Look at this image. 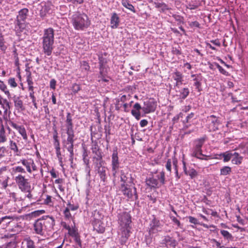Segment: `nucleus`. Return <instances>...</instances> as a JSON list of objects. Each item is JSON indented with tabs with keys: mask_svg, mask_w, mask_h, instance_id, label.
Wrapping results in <instances>:
<instances>
[{
	"mask_svg": "<svg viewBox=\"0 0 248 248\" xmlns=\"http://www.w3.org/2000/svg\"><path fill=\"white\" fill-rule=\"evenodd\" d=\"M118 222L119 228L120 243L125 245L127 242L131 233L132 217L130 212H123L118 215Z\"/></svg>",
	"mask_w": 248,
	"mask_h": 248,
	"instance_id": "nucleus-1",
	"label": "nucleus"
},
{
	"mask_svg": "<svg viewBox=\"0 0 248 248\" xmlns=\"http://www.w3.org/2000/svg\"><path fill=\"white\" fill-rule=\"evenodd\" d=\"M11 175L15 181L18 188L21 192L29 190L32 187L30 179L26 178L21 173H25V170L21 166H17L12 168L10 170Z\"/></svg>",
	"mask_w": 248,
	"mask_h": 248,
	"instance_id": "nucleus-2",
	"label": "nucleus"
},
{
	"mask_svg": "<svg viewBox=\"0 0 248 248\" xmlns=\"http://www.w3.org/2000/svg\"><path fill=\"white\" fill-rule=\"evenodd\" d=\"M55 219L53 217L45 216L37 219L33 223V230L36 234L43 236L45 232H51L55 225Z\"/></svg>",
	"mask_w": 248,
	"mask_h": 248,
	"instance_id": "nucleus-3",
	"label": "nucleus"
},
{
	"mask_svg": "<svg viewBox=\"0 0 248 248\" xmlns=\"http://www.w3.org/2000/svg\"><path fill=\"white\" fill-rule=\"evenodd\" d=\"M42 40V51L45 57L51 56L54 47V29L52 28L45 29Z\"/></svg>",
	"mask_w": 248,
	"mask_h": 248,
	"instance_id": "nucleus-4",
	"label": "nucleus"
},
{
	"mask_svg": "<svg viewBox=\"0 0 248 248\" xmlns=\"http://www.w3.org/2000/svg\"><path fill=\"white\" fill-rule=\"evenodd\" d=\"M71 22L74 28L77 31H84L91 24L88 16L84 13L77 12L71 17Z\"/></svg>",
	"mask_w": 248,
	"mask_h": 248,
	"instance_id": "nucleus-5",
	"label": "nucleus"
},
{
	"mask_svg": "<svg viewBox=\"0 0 248 248\" xmlns=\"http://www.w3.org/2000/svg\"><path fill=\"white\" fill-rule=\"evenodd\" d=\"M207 139L206 136L197 139L194 141V145L192 149V155L199 158L200 159H203V157L201 156H204L205 155L202 154V147L204 143L205 140Z\"/></svg>",
	"mask_w": 248,
	"mask_h": 248,
	"instance_id": "nucleus-6",
	"label": "nucleus"
},
{
	"mask_svg": "<svg viewBox=\"0 0 248 248\" xmlns=\"http://www.w3.org/2000/svg\"><path fill=\"white\" fill-rule=\"evenodd\" d=\"M67 138L66 140L63 141L64 147L69 152V161L71 163H73L74 157V143L76 140L75 133H66Z\"/></svg>",
	"mask_w": 248,
	"mask_h": 248,
	"instance_id": "nucleus-7",
	"label": "nucleus"
},
{
	"mask_svg": "<svg viewBox=\"0 0 248 248\" xmlns=\"http://www.w3.org/2000/svg\"><path fill=\"white\" fill-rule=\"evenodd\" d=\"M207 127L209 132H214L218 130V127L221 124L219 117L214 115H211L207 117Z\"/></svg>",
	"mask_w": 248,
	"mask_h": 248,
	"instance_id": "nucleus-8",
	"label": "nucleus"
},
{
	"mask_svg": "<svg viewBox=\"0 0 248 248\" xmlns=\"http://www.w3.org/2000/svg\"><path fill=\"white\" fill-rule=\"evenodd\" d=\"M120 190L123 194L129 199L137 200L138 199V195L137 194V189L134 187L133 188L130 187L127 184H121L120 186Z\"/></svg>",
	"mask_w": 248,
	"mask_h": 248,
	"instance_id": "nucleus-9",
	"label": "nucleus"
},
{
	"mask_svg": "<svg viewBox=\"0 0 248 248\" xmlns=\"http://www.w3.org/2000/svg\"><path fill=\"white\" fill-rule=\"evenodd\" d=\"M120 161L118 157V149L117 147L113 150V153L111 155V167L112 171L113 176H116L118 172V170L120 166Z\"/></svg>",
	"mask_w": 248,
	"mask_h": 248,
	"instance_id": "nucleus-10",
	"label": "nucleus"
},
{
	"mask_svg": "<svg viewBox=\"0 0 248 248\" xmlns=\"http://www.w3.org/2000/svg\"><path fill=\"white\" fill-rule=\"evenodd\" d=\"M20 162L25 167L29 173L31 174L33 171L37 170V167L31 158L22 159L20 160Z\"/></svg>",
	"mask_w": 248,
	"mask_h": 248,
	"instance_id": "nucleus-11",
	"label": "nucleus"
},
{
	"mask_svg": "<svg viewBox=\"0 0 248 248\" xmlns=\"http://www.w3.org/2000/svg\"><path fill=\"white\" fill-rule=\"evenodd\" d=\"M156 107V103L154 99H150L144 102L142 109L145 114L155 111Z\"/></svg>",
	"mask_w": 248,
	"mask_h": 248,
	"instance_id": "nucleus-12",
	"label": "nucleus"
},
{
	"mask_svg": "<svg viewBox=\"0 0 248 248\" xmlns=\"http://www.w3.org/2000/svg\"><path fill=\"white\" fill-rule=\"evenodd\" d=\"M53 6L50 1L42 2L40 4V9L39 15L41 17H44L47 14L49 13Z\"/></svg>",
	"mask_w": 248,
	"mask_h": 248,
	"instance_id": "nucleus-13",
	"label": "nucleus"
},
{
	"mask_svg": "<svg viewBox=\"0 0 248 248\" xmlns=\"http://www.w3.org/2000/svg\"><path fill=\"white\" fill-rule=\"evenodd\" d=\"M9 124L13 128L18 131V133L21 135L24 140H28L27 132L23 125H17L13 122H10Z\"/></svg>",
	"mask_w": 248,
	"mask_h": 248,
	"instance_id": "nucleus-14",
	"label": "nucleus"
},
{
	"mask_svg": "<svg viewBox=\"0 0 248 248\" xmlns=\"http://www.w3.org/2000/svg\"><path fill=\"white\" fill-rule=\"evenodd\" d=\"M150 226L149 233L150 234L155 233L161 229L159 220L155 218L152 220Z\"/></svg>",
	"mask_w": 248,
	"mask_h": 248,
	"instance_id": "nucleus-15",
	"label": "nucleus"
},
{
	"mask_svg": "<svg viewBox=\"0 0 248 248\" xmlns=\"http://www.w3.org/2000/svg\"><path fill=\"white\" fill-rule=\"evenodd\" d=\"M66 133H75L73 127V124L71 113L68 112L67 113L66 120Z\"/></svg>",
	"mask_w": 248,
	"mask_h": 248,
	"instance_id": "nucleus-16",
	"label": "nucleus"
},
{
	"mask_svg": "<svg viewBox=\"0 0 248 248\" xmlns=\"http://www.w3.org/2000/svg\"><path fill=\"white\" fill-rule=\"evenodd\" d=\"M93 229L99 233H103L105 232V228L103 223L98 219H95L92 223Z\"/></svg>",
	"mask_w": 248,
	"mask_h": 248,
	"instance_id": "nucleus-17",
	"label": "nucleus"
},
{
	"mask_svg": "<svg viewBox=\"0 0 248 248\" xmlns=\"http://www.w3.org/2000/svg\"><path fill=\"white\" fill-rule=\"evenodd\" d=\"M29 13V10L27 8H23L18 12V14L16 16V21L25 22Z\"/></svg>",
	"mask_w": 248,
	"mask_h": 248,
	"instance_id": "nucleus-18",
	"label": "nucleus"
},
{
	"mask_svg": "<svg viewBox=\"0 0 248 248\" xmlns=\"http://www.w3.org/2000/svg\"><path fill=\"white\" fill-rule=\"evenodd\" d=\"M142 107L139 103H136L134 106L133 109L131 110L132 115L137 120H139L140 118V110L142 109Z\"/></svg>",
	"mask_w": 248,
	"mask_h": 248,
	"instance_id": "nucleus-19",
	"label": "nucleus"
},
{
	"mask_svg": "<svg viewBox=\"0 0 248 248\" xmlns=\"http://www.w3.org/2000/svg\"><path fill=\"white\" fill-rule=\"evenodd\" d=\"M3 29L4 27L0 25V50L5 52L7 48V46L5 45L6 42L5 41L4 35L3 34L4 31Z\"/></svg>",
	"mask_w": 248,
	"mask_h": 248,
	"instance_id": "nucleus-20",
	"label": "nucleus"
},
{
	"mask_svg": "<svg viewBox=\"0 0 248 248\" xmlns=\"http://www.w3.org/2000/svg\"><path fill=\"white\" fill-rule=\"evenodd\" d=\"M96 167L97 168L98 173H99L101 180L105 182L107 179L106 168L102 166L101 162L96 164Z\"/></svg>",
	"mask_w": 248,
	"mask_h": 248,
	"instance_id": "nucleus-21",
	"label": "nucleus"
},
{
	"mask_svg": "<svg viewBox=\"0 0 248 248\" xmlns=\"http://www.w3.org/2000/svg\"><path fill=\"white\" fill-rule=\"evenodd\" d=\"M233 152L232 151H227L224 153H222L220 154L219 155H217L218 157H216L215 158L216 159H221V157H223V161L224 162H229L232 158V155H233Z\"/></svg>",
	"mask_w": 248,
	"mask_h": 248,
	"instance_id": "nucleus-22",
	"label": "nucleus"
},
{
	"mask_svg": "<svg viewBox=\"0 0 248 248\" xmlns=\"http://www.w3.org/2000/svg\"><path fill=\"white\" fill-rule=\"evenodd\" d=\"M243 159L242 156H241L238 153L234 152L233 153L231 162L233 164L239 165L242 163Z\"/></svg>",
	"mask_w": 248,
	"mask_h": 248,
	"instance_id": "nucleus-23",
	"label": "nucleus"
},
{
	"mask_svg": "<svg viewBox=\"0 0 248 248\" xmlns=\"http://www.w3.org/2000/svg\"><path fill=\"white\" fill-rule=\"evenodd\" d=\"M119 17L117 14L115 13L112 14L110 19V26L112 29H116L119 24Z\"/></svg>",
	"mask_w": 248,
	"mask_h": 248,
	"instance_id": "nucleus-24",
	"label": "nucleus"
},
{
	"mask_svg": "<svg viewBox=\"0 0 248 248\" xmlns=\"http://www.w3.org/2000/svg\"><path fill=\"white\" fill-rule=\"evenodd\" d=\"M146 185L150 188H156L159 187L158 182L157 178H154V177L147 178L146 180Z\"/></svg>",
	"mask_w": 248,
	"mask_h": 248,
	"instance_id": "nucleus-25",
	"label": "nucleus"
},
{
	"mask_svg": "<svg viewBox=\"0 0 248 248\" xmlns=\"http://www.w3.org/2000/svg\"><path fill=\"white\" fill-rule=\"evenodd\" d=\"M26 25L25 22L16 21L15 30L16 34L19 35V33L23 32L25 29Z\"/></svg>",
	"mask_w": 248,
	"mask_h": 248,
	"instance_id": "nucleus-26",
	"label": "nucleus"
},
{
	"mask_svg": "<svg viewBox=\"0 0 248 248\" xmlns=\"http://www.w3.org/2000/svg\"><path fill=\"white\" fill-rule=\"evenodd\" d=\"M163 243L166 246L169 245L173 248L175 247L177 245L176 241L169 235L165 236L163 240Z\"/></svg>",
	"mask_w": 248,
	"mask_h": 248,
	"instance_id": "nucleus-27",
	"label": "nucleus"
},
{
	"mask_svg": "<svg viewBox=\"0 0 248 248\" xmlns=\"http://www.w3.org/2000/svg\"><path fill=\"white\" fill-rule=\"evenodd\" d=\"M24 240L26 243V248H45L43 246L37 248L34 241L30 237L25 238Z\"/></svg>",
	"mask_w": 248,
	"mask_h": 248,
	"instance_id": "nucleus-28",
	"label": "nucleus"
},
{
	"mask_svg": "<svg viewBox=\"0 0 248 248\" xmlns=\"http://www.w3.org/2000/svg\"><path fill=\"white\" fill-rule=\"evenodd\" d=\"M202 76L201 74L198 76H196L195 78L193 79V81H194V85L196 87V89H197L199 92H201L202 91Z\"/></svg>",
	"mask_w": 248,
	"mask_h": 248,
	"instance_id": "nucleus-29",
	"label": "nucleus"
},
{
	"mask_svg": "<svg viewBox=\"0 0 248 248\" xmlns=\"http://www.w3.org/2000/svg\"><path fill=\"white\" fill-rule=\"evenodd\" d=\"M14 102L16 109L21 110L24 109L23 101L20 99L19 97H14Z\"/></svg>",
	"mask_w": 248,
	"mask_h": 248,
	"instance_id": "nucleus-30",
	"label": "nucleus"
},
{
	"mask_svg": "<svg viewBox=\"0 0 248 248\" xmlns=\"http://www.w3.org/2000/svg\"><path fill=\"white\" fill-rule=\"evenodd\" d=\"M7 140L6 131L3 125L2 124L0 126V144L6 142Z\"/></svg>",
	"mask_w": 248,
	"mask_h": 248,
	"instance_id": "nucleus-31",
	"label": "nucleus"
},
{
	"mask_svg": "<svg viewBox=\"0 0 248 248\" xmlns=\"http://www.w3.org/2000/svg\"><path fill=\"white\" fill-rule=\"evenodd\" d=\"M12 217L10 216H5L0 218L2 222L1 228L4 229L6 227L12 220Z\"/></svg>",
	"mask_w": 248,
	"mask_h": 248,
	"instance_id": "nucleus-32",
	"label": "nucleus"
},
{
	"mask_svg": "<svg viewBox=\"0 0 248 248\" xmlns=\"http://www.w3.org/2000/svg\"><path fill=\"white\" fill-rule=\"evenodd\" d=\"M0 105H1V107L3 108L5 113H6L7 110L10 109L9 102L7 100L3 99V98L0 95Z\"/></svg>",
	"mask_w": 248,
	"mask_h": 248,
	"instance_id": "nucleus-33",
	"label": "nucleus"
},
{
	"mask_svg": "<svg viewBox=\"0 0 248 248\" xmlns=\"http://www.w3.org/2000/svg\"><path fill=\"white\" fill-rule=\"evenodd\" d=\"M29 93V97L31 100V102L34 106V107L35 109L38 108L37 104L36 102V98L35 96V92L34 91V89L28 90Z\"/></svg>",
	"mask_w": 248,
	"mask_h": 248,
	"instance_id": "nucleus-34",
	"label": "nucleus"
},
{
	"mask_svg": "<svg viewBox=\"0 0 248 248\" xmlns=\"http://www.w3.org/2000/svg\"><path fill=\"white\" fill-rule=\"evenodd\" d=\"M122 4L125 8L129 9L133 13H136L134 7L129 2L128 0H122Z\"/></svg>",
	"mask_w": 248,
	"mask_h": 248,
	"instance_id": "nucleus-35",
	"label": "nucleus"
},
{
	"mask_svg": "<svg viewBox=\"0 0 248 248\" xmlns=\"http://www.w3.org/2000/svg\"><path fill=\"white\" fill-rule=\"evenodd\" d=\"M220 171V175L225 176L231 174L232 172V168L229 166H226L221 168Z\"/></svg>",
	"mask_w": 248,
	"mask_h": 248,
	"instance_id": "nucleus-36",
	"label": "nucleus"
},
{
	"mask_svg": "<svg viewBox=\"0 0 248 248\" xmlns=\"http://www.w3.org/2000/svg\"><path fill=\"white\" fill-rule=\"evenodd\" d=\"M189 94V90L188 88H184L180 91V98L182 99H186Z\"/></svg>",
	"mask_w": 248,
	"mask_h": 248,
	"instance_id": "nucleus-37",
	"label": "nucleus"
},
{
	"mask_svg": "<svg viewBox=\"0 0 248 248\" xmlns=\"http://www.w3.org/2000/svg\"><path fill=\"white\" fill-rule=\"evenodd\" d=\"M80 69L82 72L87 73L90 69V66L88 62L83 61L80 62Z\"/></svg>",
	"mask_w": 248,
	"mask_h": 248,
	"instance_id": "nucleus-38",
	"label": "nucleus"
},
{
	"mask_svg": "<svg viewBox=\"0 0 248 248\" xmlns=\"http://www.w3.org/2000/svg\"><path fill=\"white\" fill-rule=\"evenodd\" d=\"M183 77L182 74L178 71H176L172 74V78L176 81L180 82L181 80H183Z\"/></svg>",
	"mask_w": 248,
	"mask_h": 248,
	"instance_id": "nucleus-39",
	"label": "nucleus"
},
{
	"mask_svg": "<svg viewBox=\"0 0 248 248\" xmlns=\"http://www.w3.org/2000/svg\"><path fill=\"white\" fill-rule=\"evenodd\" d=\"M9 145L11 150L13 151L14 153L16 154V155H18L19 152L16 143L13 140H10Z\"/></svg>",
	"mask_w": 248,
	"mask_h": 248,
	"instance_id": "nucleus-40",
	"label": "nucleus"
},
{
	"mask_svg": "<svg viewBox=\"0 0 248 248\" xmlns=\"http://www.w3.org/2000/svg\"><path fill=\"white\" fill-rule=\"evenodd\" d=\"M155 7L157 8H160L162 12H165L167 10H169L167 5L165 3L162 2H155Z\"/></svg>",
	"mask_w": 248,
	"mask_h": 248,
	"instance_id": "nucleus-41",
	"label": "nucleus"
},
{
	"mask_svg": "<svg viewBox=\"0 0 248 248\" xmlns=\"http://www.w3.org/2000/svg\"><path fill=\"white\" fill-rule=\"evenodd\" d=\"M186 175H189L191 179H193L198 175L197 171L193 168H190L188 170Z\"/></svg>",
	"mask_w": 248,
	"mask_h": 248,
	"instance_id": "nucleus-42",
	"label": "nucleus"
},
{
	"mask_svg": "<svg viewBox=\"0 0 248 248\" xmlns=\"http://www.w3.org/2000/svg\"><path fill=\"white\" fill-rule=\"evenodd\" d=\"M127 173H125L123 170H121V181L123 183L122 184H127L128 180Z\"/></svg>",
	"mask_w": 248,
	"mask_h": 248,
	"instance_id": "nucleus-43",
	"label": "nucleus"
},
{
	"mask_svg": "<svg viewBox=\"0 0 248 248\" xmlns=\"http://www.w3.org/2000/svg\"><path fill=\"white\" fill-rule=\"evenodd\" d=\"M156 178L160 181L161 185H164L165 183V172L163 171L160 172L159 174L156 175Z\"/></svg>",
	"mask_w": 248,
	"mask_h": 248,
	"instance_id": "nucleus-44",
	"label": "nucleus"
},
{
	"mask_svg": "<svg viewBox=\"0 0 248 248\" xmlns=\"http://www.w3.org/2000/svg\"><path fill=\"white\" fill-rule=\"evenodd\" d=\"M99 70V74L98 77H102L108 75L107 68H105L102 64L100 65Z\"/></svg>",
	"mask_w": 248,
	"mask_h": 248,
	"instance_id": "nucleus-45",
	"label": "nucleus"
},
{
	"mask_svg": "<svg viewBox=\"0 0 248 248\" xmlns=\"http://www.w3.org/2000/svg\"><path fill=\"white\" fill-rule=\"evenodd\" d=\"M56 153L59 160L60 165L62 168L63 170H64L62 157V156L60 149L56 150Z\"/></svg>",
	"mask_w": 248,
	"mask_h": 248,
	"instance_id": "nucleus-46",
	"label": "nucleus"
},
{
	"mask_svg": "<svg viewBox=\"0 0 248 248\" xmlns=\"http://www.w3.org/2000/svg\"><path fill=\"white\" fill-rule=\"evenodd\" d=\"M214 64L217 68L220 73L225 76L229 75V73L223 69L218 63L217 62H214Z\"/></svg>",
	"mask_w": 248,
	"mask_h": 248,
	"instance_id": "nucleus-47",
	"label": "nucleus"
},
{
	"mask_svg": "<svg viewBox=\"0 0 248 248\" xmlns=\"http://www.w3.org/2000/svg\"><path fill=\"white\" fill-rule=\"evenodd\" d=\"M110 78L108 76L97 77V81L100 83L108 82Z\"/></svg>",
	"mask_w": 248,
	"mask_h": 248,
	"instance_id": "nucleus-48",
	"label": "nucleus"
},
{
	"mask_svg": "<svg viewBox=\"0 0 248 248\" xmlns=\"http://www.w3.org/2000/svg\"><path fill=\"white\" fill-rule=\"evenodd\" d=\"M0 89L4 92L7 95H10V93L7 90L6 85L3 83V81L0 80Z\"/></svg>",
	"mask_w": 248,
	"mask_h": 248,
	"instance_id": "nucleus-49",
	"label": "nucleus"
},
{
	"mask_svg": "<svg viewBox=\"0 0 248 248\" xmlns=\"http://www.w3.org/2000/svg\"><path fill=\"white\" fill-rule=\"evenodd\" d=\"M220 233L227 239H230L232 238V234L227 231L221 230Z\"/></svg>",
	"mask_w": 248,
	"mask_h": 248,
	"instance_id": "nucleus-50",
	"label": "nucleus"
},
{
	"mask_svg": "<svg viewBox=\"0 0 248 248\" xmlns=\"http://www.w3.org/2000/svg\"><path fill=\"white\" fill-rule=\"evenodd\" d=\"M8 84L12 88H16L17 84L14 78H10L8 80Z\"/></svg>",
	"mask_w": 248,
	"mask_h": 248,
	"instance_id": "nucleus-51",
	"label": "nucleus"
},
{
	"mask_svg": "<svg viewBox=\"0 0 248 248\" xmlns=\"http://www.w3.org/2000/svg\"><path fill=\"white\" fill-rule=\"evenodd\" d=\"M63 214L65 219L70 220L72 218V216L70 212L69 208H66L63 211Z\"/></svg>",
	"mask_w": 248,
	"mask_h": 248,
	"instance_id": "nucleus-52",
	"label": "nucleus"
},
{
	"mask_svg": "<svg viewBox=\"0 0 248 248\" xmlns=\"http://www.w3.org/2000/svg\"><path fill=\"white\" fill-rule=\"evenodd\" d=\"M27 82L28 83V90L34 89V87L33 86V82L32 80L31 77H28L27 79Z\"/></svg>",
	"mask_w": 248,
	"mask_h": 248,
	"instance_id": "nucleus-53",
	"label": "nucleus"
},
{
	"mask_svg": "<svg viewBox=\"0 0 248 248\" xmlns=\"http://www.w3.org/2000/svg\"><path fill=\"white\" fill-rule=\"evenodd\" d=\"M80 89L81 88L79 85L77 83H74L72 85V90L74 93H77L80 90Z\"/></svg>",
	"mask_w": 248,
	"mask_h": 248,
	"instance_id": "nucleus-54",
	"label": "nucleus"
},
{
	"mask_svg": "<svg viewBox=\"0 0 248 248\" xmlns=\"http://www.w3.org/2000/svg\"><path fill=\"white\" fill-rule=\"evenodd\" d=\"M170 218L171 219L173 223L176 224L178 227L181 228V224L180 221L177 219L175 217L170 216Z\"/></svg>",
	"mask_w": 248,
	"mask_h": 248,
	"instance_id": "nucleus-55",
	"label": "nucleus"
},
{
	"mask_svg": "<svg viewBox=\"0 0 248 248\" xmlns=\"http://www.w3.org/2000/svg\"><path fill=\"white\" fill-rule=\"evenodd\" d=\"M74 238V240L75 242L79 246L81 247V241L80 238V236L78 234L75 235V236H73Z\"/></svg>",
	"mask_w": 248,
	"mask_h": 248,
	"instance_id": "nucleus-56",
	"label": "nucleus"
},
{
	"mask_svg": "<svg viewBox=\"0 0 248 248\" xmlns=\"http://www.w3.org/2000/svg\"><path fill=\"white\" fill-rule=\"evenodd\" d=\"M68 231L69 235L72 237L78 234V232L75 228H71L70 227V229H68Z\"/></svg>",
	"mask_w": 248,
	"mask_h": 248,
	"instance_id": "nucleus-57",
	"label": "nucleus"
},
{
	"mask_svg": "<svg viewBox=\"0 0 248 248\" xmlns=\"http://www.w3.org/2000/svg\"><path fill=\"white\" fill-rule=\"evenodd\" d=\"M67 206L68 207H67L66 208H69V210H71L72 211H75L78 208V205L72 204L70 202H68V203L67 204Z\"/></svg>",
	"mask_w": 248,
	"mask_h": 248,
	"instance_id": "nucleus-58",
	"label": "nucleus"
},
{
	"mask_svg": "<svg viewBox=\"0 0 248 248\" xmlns=\"http://www.w3.org/2000/svg\"><path fill=\"white\" fill-rule=\"evenodd\" d=\"M44 203L46 204L51 205L52 204V202L51 200V196L47 195L46 199L44 200Z\"/></svg>",
	"mask_w": 248,
	"mask_h": 248,
	"instance_id": "nucleus-59",
	"label": "nucleus"
},
{
	"mask_svg": "<svg viewBox=\"0 0 248 248\" xmlns=\"http://www.w3.org/2000/svg\"><path fill=\"white\" fill-rule=\"evenodd\" d=\"M188 218L189 221L191 223H193L195 225L200 224V223L198 222V219L193 217L189 216L188 217Z\"/></svg>",
	"mask_w": 248,
	"mask_h": 248,
	"instance_id": "nucleus-60",
	"label": "nucleus"
},
{
	"mask_svg": "<svg viewBox=\"0 0 248 248\" xmlns=\"http://www.w3.org/2000/svg\"><path fill=\"white\" fill-rule=\"evenodd\" d=\"M189 25L191 27H196L200 28V24L197 21L189 22Z\"/></svg>",
	"mask_w": 248,
	"mask_h": 248,
	"instance_id": "nucleus-61",
	"label": "nucleus"
},
{
	"mask_svg": "<svg viewBox=\"0 0 248 248\" xmlns=\"http://www.w3.org/2000/svg\"><path fill=\"white\" fill-rule=\"evenodd\" d=\"M6 149L5 147H0V159L5 156Z\"/></svg>",
	"mask_w": 248,
	"mask_h": 248,
	"instance_id": "nucleus-62",
	"label": "nucleus"
},
{
	"mask_svg": "<svg viewBox=\"0 0 248 248\" xmlns=\"http://www.w3.org/2000/svg\"><path fill=\"white\" fill-rule=\"evenodd\" d=\"M186 8L190 10H194L197 9L198 7V5L195 4L189 3L186 5Z\"/></svg>",
	"mask_w": 248,
	"mask_h": 248,
	"instance_id": "nucleus-63",
	"label": "nucleus"
},
{
	"mask_svg": "<svg viewBox=\"0 0 248 248\" xmlns=\"http://www.w3.org/2000/svg\"><path fill=\"white\" fill-rule=\"evenodd\" d=\"M56 81L55 79H52L50 81V88L53 90H55L56 89Z\"/></svg>",
	"mask_w": 248,
	"mask_h": 248,
	"instance_id": "nucleus-64",
	"label": "nucleus"
}]
</instances>
